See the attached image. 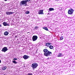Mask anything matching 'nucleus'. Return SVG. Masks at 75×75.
I'll return each instance as SVG.
<instances>
[{"label": "nucleus", "mask_w": 75, "mask_h": 75, "mask_svg": "<svg viewBox=\"0 0 75 75\" xmlns=\"http://www.w3.org/2000/svg\"><path fill=\"white\" fill-rule=\"evenodd\" d=\"M62 54L61 53H59V54L58 55V57H62Z\"/></svg>", "instance_id": "14"}, {"label": "nucleus", "mask_w": 75, "mask_h": 75, "mask_svg": "<svg viewBox=\"0 0 75 75\" xmlns=\"http://www.w3.org/2000/svg\"><path fill=\"white\" fill-rule=\"evenodd\" d=\"M29 13H30V12L29 11H26L25 12V14H29Z\"/></svg>", "instance_id": "17"}, {"label": "nucleus", "mask_w": 75, "mask_h": 75, "mask_svg": "<svg viewBox=\"0 0 75 75\" xmlns=\"http://www.w3.org/2000/svg\"><path fill=\"white\" fill-rule=\"evenodd\" d=\"M17 36H16L15 38H17Z\"/></svg>", "instance_id": "25"}, {"label": "nucleus", "mask_w": 75, "mask_h": 75, "mask_svg": "<svg viewBox=\"0 0 75 75\" xmlns=\"http://www.w3.org/2000/svg\"><path fill=\"white\" fill-rule=\"evenodd\" d=\"M14 60H17V58H14L13 59Z\"/></svg>", "instance_id": "23"}, {"label": "nucleus", "mask_w": 75, "mask_h": 75, "mask_svg": "<svg viewBox=\"0 0 75 75\" xmlns=\"http://www.w3.org/2000/svg\"><path fill=\"white\" fill-rule=\"evenodd\" d=\"M49 48L50 49H53V50H54V47H49Z\"/></svg>", "instance_id": "21"}, {"label": "nucleus", "mask_w": 75, "mask_h": 75, "mask_svg": "<svg viewBox=\"0 0 75 75\" xmlns=\"http://www.w3.org/2000/svg\"><path fill=\"white\" fill-rule=\"evenodd\" d=\"M1 60L0 59V63H1Z\"/></svg>", "instance_id": "26"}, {"label": "nucleus", "mask_w": 75, "mask_h": 75, "mask_svg": "<svg viewBox=\"0 0 75 75\" xmlns=\"http://www.w3.org/2000/svg\"><path fill=\"white\" fill-rule=\"evenodd\" d=\"M8 50V49L7 47H4L2 48L1 51L2 52H6V51H7Z\"/></svg>", "instance_id": "5"}, {"label": "nucleus", "mask_w": 75, "mask_h": 75, "mask_svg": "<svg viewBox=\"0 0 75 75\" xmlns=\"http://www.w3.org/2000/svg\"><path fill=\"white\" fill-rule=\"evenodd\" d=\"M6 68H7V67L6 66H4L2 68V69L3 70H5Z\"/></svg>", "instance_id": "13"}, {"label": "nucleus", "mask_w": 75, "mask_h": 75, "mask_svg": "<svg viewBox=\"0 0 75 75\" xmlns=\"http://www.w3.org/2000/svg\"><path fill=\"white\" fill-rule=\"evenodd\" d=\"M51 43H47L46 44V46L47 47H53V46H52L51 45Z\"/></svg>", "instance_id": "8"}, {"label": "nucleus", "mask_w": 75, "mask_h": 75, "mask_svg": "<svg viewBox=\"0 0 75 75\" xmlns=\"http://www.w3.org/2000/svg\"><path fill=\"white\" fill-rule=\"evenodd\" d=\"M13 62L14 64H17V62H16L15 60L13 61Z\"/></svg>", "instance_id": "18"}, {"label": "nucleus", "mask_w": 75, "mask_h": 75, "mask_svg": "<svg viewBox=\"0 0 75 75\" xmlns=\"http://www.w3.org/2000/svg\"><path fill=\"white\" fill-rule=\"evenodd\" d=\"M49 10L50 11H53V10H54V8H49Z\"/></svg>", "instance_id": "16"}, {"label": "nucleus", "mask_w": 75, "mask_h": 75, "mask_svg": "<svg viewBox=\"0 0 75 75\" xmlns=\"http://www.w3.org/2000/svg\"><path fill=\"white\" fill-rule=\"evenodd\" d=\"M63 38H63V37H61V38H60V40H62L63 39Z\"/></svg>", "instance_id": "22"}, {"label": "nucleus", "mask_w": 75, "mask_h": 75, "mask_svg": "<svg viewBox=\"0 0 75 75\" xmlns=\"http://www.w3.org/2000/svg\"><path fill=\"white\" fill-rule=\"evenodd\" d=\"M43 52H44V55L46 57H49V56H51L52 55V52L49 51L47 49H44L43 50Z\"/></svg>", "instance_id": "1"}, {"label": "nucleus", "mask_w": 75, "mask_h": 75, "mask_svg": "<svg viewBox=\"0 0 75 75\" xmlns=\"http://www.w3.org/2000/svg\"><path fill=\"white\" fill-rule=\"evenodd\" d=\"M28 58H30V57L27 55H24L23 56V58H24L25 59H28Z\"/></svg>", "instance_id": "9"}, {"label": "nucleus", "mask_w": 75, "mask_h": 75, "mask_svg": "<svg viewBox=\"0 0 75 75\" xmlns=\"http://www.w3.org/2000/svg\"><path fill=\"white\" fill-rule=\"evenodd\" d=\"M49 58H47V59H49Z\"/></svg>", "instance_id": "28"}, {"label": "nucleus", "mask_w": 75, "mask_h": 75, "mask_svg": "<svg viewBox=\"0 0 75 75\" xmlns=\"http://www.w3.org/2000/svg\"><path fill=\"white\" fill-rule=\"evenodd\" d=\"M3 25H4V26H9V25H10L8 24L6 22H4L3 23Z\"/></svg>", "instance_id": "10"}, {"label": "nucleus", "mask_w": 75, "mask_h": 75, "mask_svg": "<svg viewBox=\"0 0 75 75\" xmlns=\"http://www.w3.org/2000/svg\"><path fill=\"white\" fill-rule=\"evenodd\" d=\"M13 13H14V12H6V14L7 15H9L10 14H13Z\"/></svg>", "instance_id": "11"}, {"label": "nucleus", "mask_w": 75, "mask_h": 75, "mask_svg": "<svg viewBox=\"0 0 75 75\" xmlns=\"http://www.w3.org/2000/svg\"><path fill=\"white\" fill-rule=\"evenodd\" d=\"M74 12V10L71 9V10H69L68 11V14H72Z\"/></svg>", "instance_id": "6"}, {"label": "nucleus", "mask_w": 75, "mask_h": 75, "mask_svg": "<svg viewBox=\"0 0 75 75\" xmlns=\"http://www.w3.org/2000/svg\"><path fill=\"white\" fill-rule=\"evenodd\" d=\"M43 28L45 30H46V31H48V28L46 27H43Z\"/></svg>", "instance_id": "15"}, {"label": "nucleus", "mask_w": 75, "mask_h": 75, "mask_svg": "<svg viewBox=\"0 0 75 75\" xmlns=\"http://www.w3.org/2000/svg\"><path fill=\"white\" fill-rule=\"evenodd\" d=\"M27 1L25 0H23L21 1L20 4H22V5H24V4H27Z\"/></svg>", "instance_id": "4"}, {"label": "nucleus", "mask_w": 75, "mask_h": 75, "mask_svg": "<svg viewBox=\"0 0 75 75\" xmlns=\"http://www.w3.org/2000/svg\"><path fill=\"white\" fill-rule=\"evenodd\" d=\"M37 67H38V64L36 63H33L32 64L31 67L33 68V69H35Z\"/></svg>", "instance_id": "2"}, {"label": "nucleus", "mask_w": 75, "mask_h": 75, "mask_svg": "<svg viewBox=\"0 0 75 75\" xmlns=\"http://www.w3.org/2000/svg\"><path fill=\"white\" fill-rule=\"evenodd\" d=\"M4 75H5V74H4Z\"/></svg>", "instance_id": "29"}, {"label": "nucleus", "mask_w": 75, "mask_h": 75, "mask_svg": "<svg viewBox=\"0 0 75 75\" xmlns=\"http://www.w3.org/2000/svg\"><path fill=\"white\" fill-rule=\"evenodd\" d=\"M38 28V27L36 26L35 28L34 29H35V30H36V29H37V28Z\"/></svg>", "instance_id": "20"}, {"label": "nucleus", "mask_w": 75, "mask_h": 75, "mask_svg": "<svg viewBox=\"0 0 75 75\" xmlns=\"http://www.w3.org/2000/svg\"><path fill=\"white\" fill-rule=\"evenodd\" d=\"M4 34L5 35H8V32L7 31H6L4 32Z\"/></svg>", "instance_id": "12"}, {"label": "nucleus", "mask_w": 75, "mask_h": 75, "mask_svg": "<svg viewBox=\"0 0 75 75\" xmlns=\"http://www.w3.org/2000/svg\"><path fill=\"white\" fill-rule=\"evenodd\" d=\"M37 38H38L37 36L36 35L33 36L32 38L33 41H36V40H37Z\"/></svg>", "instance_id": "3"}, {"label": "nucleus", "mask_w": 75, "mask_h": 75, "mask_svg": "<svg viewBox=\"0 0 75 75\" xmlns=\"http://www.w3.org/2000/svg\"><path fill=\"white\" fill-rule=\"evenodd\" d=\"M38 13L39 14H44V13H43V10H39Z\"/></svg>", "instance_id": "7"}, {"label": "nucleus", "mask_w": 75, "mask_h": 75, "mask_svg": "<svg viewBox=\"0 0 75 75\" xmlns=\"http://www.w3.org/2000/svg\"><path fill=\"white\" fill-rule=\"evenodd\" d=\"M31 0H25V1H26L27 2H28V1H30Z\"/></svg>", "instance_id": "24"}, {"label": "nucleus", "mask_w": 75, "mask_h": 75, "mask_svg": "<svg viewBox=\"0 0 75 75\" xmlns=\"http://www.w3.org/2000/svg\"><path fill=\"white\" fill-rule=\"evenodd\" d=\"M7 0H4L5 1H7Z\"/></svg>", "instance_id": "27"}, {"label": "nucleus", "mask_w": 75, "mask_h": 75, "mask_svg": "<svg viewBox=\"0 0 75 75\" xmlns=\"http://www.w3.org/2000/svg\"><path fill=\"white\" fill-rule=\"evenodd\" d=\"M27 75H33V74L31 73H28L27 74Z\"/></svg>", "instance_id": "19"}]
</instances>
